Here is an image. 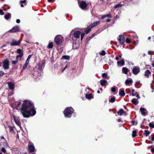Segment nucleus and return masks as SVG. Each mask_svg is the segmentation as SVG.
<instances>
[{
  "instance_id": "obj_6",
  "label": "nucleus",
  "mask_w": 154,
  "mask_h": 154,
  "mask_svg": "<svg viewBox=\"0 0 154 154\" xmlns=\"http://www.w3.org/2000/svg\"><path fill=\"white\" fill-rule=\"evenodd\" d=\"M79 4L80 7L83 10H85L87 9V6L86 2L82 1L80 2H79Z\"/></svg>"
},
{
  "instance_id": "obj_23",
  "label": "nucleus",
  "mask_w": 154,
  "mask_h": 154,
  "mask_svg": "<svg viewBox=\"0 0 154 154\" xmlns=\"http://www.w3.org/2000/svg\"><path fill=\"white\" fill-rule=\"evenodd\" d=\"M131 102L135 104H137L138 103V102L137 100L135 98H133L131 100Z\"/></svg>"
},
{
  "instance_id": "obj_53",
  "label": "nucleus",
  "mask_w": 154,
  "mask_h": 154,
  "mask_svg": "<svg viewBox=\"0 0 154 154\" xmlns=\"http://www.w3.org/2000/svg\"><path fill=\"white\" fill-rule=\"evenodd\" d=\"M16 22L17 23H19L20 22V21L19 19H17L16 20Z\"/></svg>"
},
{
  "instance_id": "obj_42",
  "label": "nucleus",
  "mask_w": 154,
  "mask_h": 154,
  "mask_svg": "<svg viewBox=\"0 0 154 154\" xmlns=\"http://www.w3.org/2000/svg\"><path fill=\"white\" fill-rule=\"evenodd\" d=\"M149 126L152 128H154V124L153 123H150L149 124Z\"/></svg>"
},
{
  "instance_id": "obj_16",
  "label": "nucleus",
  "mask_w": 154,
  "mask_h": 154,
  "mask_svg": "<svg viewBox=\"0 0 154 154\" xmlns=\"http://www.w3.org/2000/svg\"><path fill=\"white\" fill-rule=\"evenodd\" d=\"M118 65H120L121 66H122L125 64V62L124 59H122L121 61H118L117 62Z\"/></svg>"
},
{
  "instance_id": "obj_64",
  "label": "nucleus",
  "mask_w": 154,
  "mask_h": 154,
  "mask_svg": "<svg viewBox=\"0 0 154 154\" xmlns=\"http://www.w3.org/2000/svg\"><path fill=\"white\" fill-rule=\"evenodd\" d=\"M152 51H148V54H150V53H152Z\"/></svg>"
},
{
  "instance_id": "obj_58",
  "label": "nucleus",
  "mask_w": 154,
  "mask_h": 154,
  "mask_svg": "<svg viewBox=\"0 0 154 154\" xmlns=\"http://www.w3.org/2000/svg\"><path fill=\"white\" fill-rule=\"evenodd\" d=\"M111 21V20L109 19H107L106 20V22H110Z\"/></svg>"
},
{
  "instance_id": "obj_10",
  "label": "nucleus",
  "mask_w": 154,
  "mask_h": 154,
  "mask_svg": "<svg viewBox=\"0 0 154 154\" xmlns=\"http://www.w3.org/2000/svg\"><path fill=\"white\" fill-rule=\"evenodd\" d=\"M21 43V42L20 41H17L14 39L12 40V42L10 43L11 46H15L19 45Z\"/></svg>"
},
{
  "instance_id": "obj_49",
  "label": "nucleus",
  "mask_w": 154,
  "mask_h": 154,
  "mask_svg": "<svg viewBox=\"0 0 154 154\" xmlns=\"http://www.w3.org/2000/svg\"><path fill=\"white\" fill-rule=\"evenodd\" d=\"M4 74V72L2 71H0V77L2 76Z\"/></svg>"
},
{
  "instance_id": "obj_52",
  "label": "nucleus",
  "mask_w": 154,
  "mask_h": 154,
  "mask_svg": "<svg viewBox=\"0 0 154 154\" xmlns=\"http://www.w3.org/2000/svg\"><path fill=\"white\" fill-rule=\"evenodd\" d=\"M3 145L4 146H6L7 147L9 146V145L7 143H6V142L4 143H3Z\"/></svg>"
},
{
  "instance_id": "obj_18",
  "label": "nucleus",
  "mask_w": 154,
  "mask_h": 154,
  "mask_svg": "<svg viewBox=\"0 0 154 154\" xmlns=\"http://www.w3.org/2000/svg\"><path fill=\"white\" fill-rule=\"evenodd\" d=\"M151 74V72L149 70H147L145 72L144 75L145 76L149 78V75Z\"/></svg>"
},
{
  "instance_id": "obj_38",
  "label": "nucleus",
  "mask_w": 154,
  "mask_h": 154,
  "mask_svg": "<svg viewBox=\"0 0 154 154\" xmlns=\"http://www.w3.org/2000/svg\"><path fill=\"white\" fill-rule=\"evenodd\" d=\"M23 55V54H20L18 55L16 57V59L17 60H18L19 58L21 57Z\"/></svg>"
},
{
  "instance_id": "obj_22",
  "label": "nucleus",
  "mask_w": 154,
  "mask_h": 154,
  "mask_svg": "<svg viewBox=\"0 0 154 154\" xmlns=\"http://www.w3.org/2000/svg\"><path fill=\"white\" fill-rule=\"evenodd\" d=\"M122 71L125 74H127L128 71V69L126 67H123Z\"/></svg>"
},
{
  "instance_id": "obj_11",
  "label": "nucleus",
  "mask_w": 154,
  "mask_h": 154,
  "mask_svg": "<svg viewBox=\"0 0 154 154\" xmlns=\"http://www.w3.org/2000/svg\"><path fill=\"white\" fill-rule=\"evenodd\" d=\"M9 62L7 60H5L3 62V67L4 69H9Z\"/></svg>"
},
{
  "instance_id": "obj_20",
  "label": "nucleus",
  "mask_w": 154,
  "mask_h": 154,
  "mask_svg": "<svg viewBox=\"0 0 154 154\" xmlns=\"http://www.w3.org/2000/svg\"><path fill=\"white\" fill-rule=\"evenodd\" d=\"M146 109L144 108L141 107L140 109V111L142 114L143 116L146 115V112H145L146 110Z\"/></svg>"
},
{
  "instance_id": "obj_35",
  "label": "nucleus",
  "mask_w": 154,
  "mask_h": 154,
  "mask_svg": "<svg viewBox=\"0 0 154 154\" xmlns=\"http://www.w3.org/2000/svg\"><path fill=\"white\" fill-rule=\"evenodd\" d=\"M17 52L18 53L20 54H23V52L21 49H19L17 50Z\"/></svg>"
},
{
  "instance_id": "obj_13",
  "label": "nucleus",
  "mask_w": 154,
  "mask_h": 154,
  "mask_svg": "<svg viewBox=\"0 0 154 154\" xmlns=\"http://www.w3.org/2000/svg\"><path fill=\"white\" fill-rule=\"evenodd\" d=\"M45 61L44 60L42 61L41 63H39L38 64V69L40 71L43 69L45 67Z\"/></svg>"
},
{
  "instance_id": "obj_32",
  "label": "nucleus",
  "mask_w": 154,
  "mask_h": 154,
  "mask_svg": "<svg viewBox=\"0 0 154 154\" xmlns=\"http://www.w3.org/2000/svg\"><path fill=\"white\" fill-rule=\"evenodd\" d=\"M132 82V81L131 80L127 79L125 81V83L126 85L129 84Z\"/></svg>"
},
{
  "instance_id": "obj_21",
  "label": "nucleus",
  "mask_w": 154,
  "mask_h": 154,
  "mask_svg": "<svg viewBox=\"0 0 154 154\" xmlns=\"http://www.w3.org/2000/svg\"><path fill=\"white\" fill-rule=\"evenodd\" d=\"M85 97L88 99H91L92 97V94L91 93L86 94Z\"/></svg>"
},
{
  "instance_id": "obj_3",
  "label": "nucleus",
  "mask_w": 154,
  "mask_h": 154,
  "mask_svg": "<svg viewBox=\"0 0 154 154\" xmlns=\"http://www.w3.org/2000/svg\"><path fill=\"white\" fill-rule=\"evenodd\" d=\"M74 110L71 107H66L63 111V114L66 117L70 118L73 113Z\"/></svg>"
},
{
  "instance_id": "obj_9",
  "label": "nucleus",
  "mask_w": 154,
  "mask_h": 154,
  "mask_svg": "<svg viewBox=\"0 0 154 154\" xmlns=\"http://www.w3.org/2000/svg\"><path fill=\"white\" fill-rule=\"evenodd\" d=\"M20 30V27L19 26H14L11 29L9 30L10 32H15L19 31Z\"/></svg>"
},
{
  "instance_id": "obj_34",
  "label": "nucleus",
  "mask_w": 154,
  "mask_h": 154,
  "mask_svg": "<svg viewBox=\"0 0 154 154\" xmlns=\"http://www.w3.org/2000/svg\"><path fill=\"white\" fill-rule=\"evenodd\" d=\"M28 64L29 63H28V62H26L25 63L23 67V70L25 69L26 68Z\"/></svg>"
},
{
  "instance_id": "obj_31",
  "label": "nucleus",
  "mask_w": 154,
  "mask_h": 154,
  "mask_svg": "<svg viewBox=\"0 0 154 154\" xmlns=\"http://www.w3.org/2000/svg\"><path fill=\"white\" fill-rule=\"evenodd\" d=\"M122 6V4H119L115 5L114 7V8H119L121 7Z\"/></svg>"
},
{
  "instance_id": "obj_39",
  "label": "nucleus",
  "mask_w": 154,
  "mask_h": 154,
  "mask_svg": "<svg viewBox=\"0 0 154 154\" xmlns=\"http://www.w3.org/2000/svg\"><path fill=\"white\" fill-rule=\"evenodd\" d=\"M100 54L101 56H104L106 54V52L105 51L103 50L100 53Z\"/></svg>"
},
{
  "instance_id": "obj_7",
  "label": "nucleus",
  "mask_w": 154,
  "mask_h": 154,
  "mask_svg": "<svg viewBox=\"0 0 154 154\" xmlns=\"http://www.w3.org/2000/svg\"><path fill=\"white\" fill-rule=\"evenodd\" d=\"M28 147L29 152L32 153L34 152L35 150V147L32 143L29 142L28 145Z\"/></svg>"
},
{
  "instance_id": "obj_41",
  "label": "nucleus",
  "mask_w": 154,
  "mask_h": 154,
  "mask_svg": "<svg viewBox=\"0 0 154 154\" xmlns=\"http://www.w3.org/2000/svg\"><path fill=\"white\" fill-rule=\"evenodd\" d=\"M11 132H13L14 131V127L12 126H8Z\"/></svg>"
},
{
  "instance_id": "obj_62",
  "label": "nucleus",
  "mask_w": 154,
  "mask_h": 154,
  "mask_svg": "<svg viewBox=\"0 0 154 154\" xmlns=\"http://www.w3.org/2000/svg\"><path fill=\"white\" fill-rule=\"evenodd\" d=\"M0 138L1 139H4L5 138H4V136H2L1 137H0Z\"/></svg>"
},
{
  "instance_id": "obj_28",
  "label": "nucleus",
  "mask_w": 154,
  "mask_h": 154,
  "mask_svg": "<svg viewBox=\"0 0 154 154\" xmlns=\"http://www.w3.org/2000/svg\"><path fill=\"white\" fill-rule=\"evenodd\" d=\"M53 43L52 42H50L49 43L47 48L49 49L53 47Z\"/></svg>"
},
{
  "instance_id": "obj_56",
  "label": "nucleus",
  "mask_w": 154,
  "mask_h": 154,
  "mask_svg": "<svg viewBox=\"0 0 154 154\" xmlns=\"http://www.w3.org/2000/svg\"><path fill=\"white\" fill-rule=\"evenodd\" d=\"M151 151L152 153L154 152V147L151 149Z\"/></svg>"
},
{
  "instance_id": "obj_29",
  "label": "nucleus",
  "mask_w": 154,
  "mask_h": 154,
  "mask_svg": "<svg viewBox=\"0 0 154 154\" xmlns=\"http://www.w3.org/2000/svg\"><path fill=\"white\" fill-rule=\"evenodd\" d=\"M102 76L103 78L105 79H109V77L108 78V76L107 74L105 73H103L102 75Z\"/></svg>"
},
{
  "instance_id": "obj_27",
  "label": "nucleus",
  "mask_w": 154,
  "mask_h": 154,
  "mask_svg": "<svg viewBox=\"0 0 154 154\" xmlns=\"http://www.w3.org/2000/svg\"><path fill=\"white\" fill-rule=\"evenodd\" d=\"M62 58L65 60H69L70 59V56L68 55H64L62 57Z\"/></svg>"
},
{
  "instance_id": "obj_46",
  "label": "nucleus",
  "mask_w": 154,
  "mask_h": 154,
  "mask_svg": "<svg viewBox=\"0 0 154 154\" xmlns=\"http://www.w3.org/2000/svg\"><path fill=\"white\" fill-rule=\"evenodd\" d=\"M18 60H13L12 61V63L14 65L16 64L18 62Z\"/></svg>"
},
{
  "instance_id": "obj_37",
  "label": "nucleus",
  "mask_w": 154,
  "mask_h": 154,
  "mask_svg": "<svg viewBox=\"0 0 154 154\" xmlns=\"http://www.w3.org/2000/svg\"><path fill=\"white\" fill-rule=\"evenodd\" d=\"M31 57H32V55L31 54V55H29L27 59L26 62H28V63H29V60L31 58Z\"/></svg>"
},
{
  "instance_id": "obj_47",
  "label": "nucleus",
  "mask_w": 154,
  "mask_h": 154,
  "mask_svg": "<svg viewBox=\"0 0 154 154\" xmlns=\"http://www.w3.org/2000/svg\"><path fill=\"white\" fill-rule=\"evenodd\" d=\"M105 15L106 17H109L110 18L112 17V16L110 14H107Z\"/></svg>"
},
{
  "instance_id": "obj_15",
  "label": "nucleus",
  "mask_w": 154,
  "mask_h": 154,
  "mask_svg": "<svg viewBox=\"0 0 154 154\" xmlns=\"http://www.w3.org/2000/svg\"><path fill=\"white\" fill-rule=\"evenodd\" d=\"M100 84L102 86H103L105 85L107 83V85L109 84V83L107 82V81L104 79H102L100 81Z\"/></svg>"
},
{
  "instance_id": "obj_8",
  "label": "nucleus",
  "mask_w": 154,
  "mask_h": 154,
  "mask_svg": "<svg viewBox=\"0 0 154 154\" xmlns=\"http://www.w3.org/2000/svg\"><path fill=\"white\" fill-rule=\"evenodd\" d=\"M118 41L121 45L123 44L125 42V38L122 35H120L118 38Z\"/></svg>"
},
{
  "instance_id": "obj_17",
  "label": "nucleus",
  "mask_w": 154,
  "mask_h": 154,
  "mask_svg": "<svg viewBox=\"0 0 154 154\" xmlns=\"http://www.w3.org/2000/svg\"><path fill=\"white\" fill-rule=\"evenodd\" d=\"M100 23V21H96L94 22L93 23L91 24L90 26L91 28H93L96 26L99 25Z\"/></svg>"
},
{
  "instance_id": "obj_2",
  "label": "nucleus",
  "mask_w": 154,
  "mask_h": 154,
  "mask_svg": "<svg viewBox=\"0 0 154 154\" xmlns=\"http://www.w3.org/2000/svg\"><path fill=\"white\" fill-rule=\"evenodd\" d=\"M81 32L79 31L72 30L70 34V38L72 44L73 49L78 48L79 46L80 36Z\"/></svg>"
},
{
  "instance_id": "obj_45",
  "label": "nucleus",
  "mask_w": 154,
  "mask_h": 154,
  "mask_svg": "<svg viewBox=\"0 0 154 154\" xmlns=\"http://www.w3.org/2000/svg\"><path fill=\"white\" fill-rule=\"evenodd\" d=\"M1 150L4 153H5L6 152V150L4 147H2Z\"/></svg>"
},
{
  "instance_id": "obj_36",
  "label": "nucleus",
  "mask_w": 154,
  "mask_h": 154,
  "mask_svg": "<svg viewBox=\"0 0 154 154\" xmlns=\"http://www.w3.org/2000/svg\"><path fill=\"white\" fill-rule=\"evenodd\" d=\"M145 134L146 136H147L150 134V132L148 130H145L144 131Z\"/></svg>"
},
{
  "instance_id": "obj_48",
  "label": "nucleus",
  "mask_w": 154,
  "mask_h": 154,
  "mask_svg": "<svg viewBox=\"0 0 154 154\" xmlns=\"http://www.w3.org/2000/svg\"><path fill=\"white\" fill-rule=\"evenodd\" d=\"M135 91L134 89H133L132 90V95L133 96H136V94H135V93H134V92Z\"/></svg>"
},
{
  "instance_id": "obj_63",
  "label": "nucleus",
  "mask_w": 154,
  "mask_h": 154,
  "mask_svg": "<svg viewBox=\"0 0 154 154\" xmlns=\"http://www.w3.org/2000/svg\"><path fill=\"white\" fill-rule=\"evenodd\" d=\"M5 46H6V45H3L1 47L2 48H3L4 47H5Z\"/></svg>"
},
{
  "instance_id": "obj_14",
  "label": "nucleus",
  "mask_w": 154,
  "mask_h": 154,
  "mask_svg": "<svg viewBox=\"0 0 154 154\" xmlns=\"http://www.w3.org/2000/svg\"><path fill=\"white\" fill-rule=\"evenodd\" d=\"M8 84L9 89L11 90H13L14 88V84L11 82H8Z\"/></svg>"
},
{
  "instance_id": "obj_26",
  "label": "nucleus",
  "mask_w": 154,
  "mask_h": 154,
  "mask_svg": "<svg viewBox=\"0 0 154 154\" xmlns=\"http://www.w3.org/2000/svg\"><path fill=\"white\" fill-rule=\"evenodd\" d=\"M132 137L133 138L136 137L137 136V132L135 130H134L132 132Z\"/></svg>"
},
{
  "instance_id": "obj_1",
  "label": "nucleus",
  "mask_w": 154,
  "mask_h": 154,
  "mask_svg": "<svg viewBox=\"0 0 154 154\" xmlns=\"http://www.w3.org/2000/svg\"><path fill=\"white\" fill-rule=\"evenodd\" d=\"M21 105V103L20 102L18 103L16 105L15 108L17 109H20L21 113L23 117L29 118L35 115L36 111L32 102L29 100H26L24 101L22 107Z\"/></svg>"
},
{
  "instance_id": "obj_59",
  "label": "nucleus",
  "mask_w": 154,
  "mask_h": 154,
  "mask_svg": "<svg viewBox=\"0 0 154 154\" xmlns=\"http://www.w3.org/2000/svg\"><path fill=\"white\" fill-rule=\"evenodd\" d=\"M110 63H109L110 64H113V61L112 60H110Z\"/></svg>"
},
{
  "instance_id": "obj_4",
  "label": "nucleus",
  "mask_w": 154,
  "mask_h": 154,
  "mask_svg": "<svg viewBox=\"0 0 154 154\" xmlns=\"http://www.w3.org/2000/svg\"><path fill=\"white\" fill-rule=\"evenodd\" d=\"M63 37L61 35H57L54 38L56 43L58 45H60L62 43Z\"/></svg>"
},
{
  "instance_id": "obj_24",
  "label": "nucleus",
  "mask_w": 154,
  "mask_h": 154,
  "mask_svg": "<svg viewBox=\"0 0 154 154\" xmlns=\"http://www.w3.org/2000/svg\"><path fill=\"white\" fill-rule=\"evenodd\" d=\"M123 112L125 113V112L124 111L123 109H120L119 111L117 112L118 114L120 116H122Z\"/></svg>"
},
{
  "instance_id": "obj_55",
  "label": "nucleus",
  "mask_w": 154,
  "mask_h": 154,
  "mask_svg": "<svg viewBox=\"0 0 154 154\" xmlns=\"http://www.w3.org/2000/svg\"><path fill=\"white\" fill-rule=\"evenodd\" d=\"M20 2L21 3H24L26 2V1L25 0H24L23 1H20Z\"/></svg>"
},
{
  "instance_id": "obj_50",
  "label": "nucleus",
  "mask_w": 154,
  "mask_h": 154,
  "mask_svg": "<svg viewBox=\"0 0 154 154\" xmlns=\"http://www.w3.org/2000/svg\"><path fill=\"white\" fill-rule=\"evenodd\" d=\"M125 41L126 43H129L130 42V40L128 38H126Z\"/></svg>"
},
{
  "instance_id": "obj_43",
  "label": "nucleus",
  "mask_w": 154,
  "mask_h": 154,
  "mask_svg": "<svg viewBox=\"0 0 154 154\" xmlns=\"http://www.w3.org/2000/svg\"><path fill=\"white\" fill-rule=\"evenodd\" d=\"M116 91V88L115 87H112L111 88V91L112 92H115Z\"/></svg>"
},
{
  "instance_id": "obj_44",
  "label": "nucleus",
  "mask_w": 154,
  "mask_h": 154,
  "mask_svg": "<svg viewBox=\"0 0 154 154\" xmlns=\"http://www.w3.org/2000/svg\"><path fill=\"white\" fill-rule=\"evenodd\" d=\"M80 35H81V40L82 41L85 35V33H82Z\"/></svg>"
},
{
  "instance_id": "obj_30",
  "label": "nucleus",
  "mask_w": 154,
  "mask_h": 154,
  "mask_svg": "<svg viewBox=\"0 0 154 154\" xmlns=\"http://www.w3.org/2000/svg\"><path fill=\"white\" fill-rule=\"evenodd\" d=\"M131 123L133 125H136L137 124V122H136L134 119H133L131 121Z\"/></svg>"
},
{
  "instance_id": "obj_12",
  "label": "nucleus",
  "mask_w": 154,
  "mask_h": 154,
  "mask_svg": "<svg viewBox=\"0 0 154 154\" xmlns=\"http://www.w3.org/2000/svg\"><path fill=\"white\" fill-rule=\"evenodd\" d=\"M133 73L135 75L137 74L140 71V68L139 67L135 66L132 70Z\"/></svg>"
},
{
  "instance_id": "obj_40",
  "label": "nucleus",
  "mask_w": 154,
  "mask_h": 154,
  "mask_svg": "<svg viewBox=\"0 0 154 154\" xmlns=\"http://www.w3.org/2000/svg\"><path fill=\"white\" fill-rule=\"evenodd\" d=\"M91 30V28H88L85 31V33L87 34Z\"/></svg>"
},
{
  "instance_id": "obj_61",
  "label": "nucleus",
  "mask_w": 154,
  "mask_h": 154,
  "mask_svg": "<svg viewBox=\"0 0 154 154\" xmlns=\"http://www.w3.org/2000/svg\"><path fill=\"white\" fill-rule=\"evenodd\" d=\"M67 67H68V65H67V64H66L64 68V69H65L67 68Z\"/></svg>"
},
{
  "instance_id": "obj_51",
  "label": "nucleus",
  "mask_w": 154,
  "mask_h": 154,
  "mask_svg": "<svg viewBox=\"0 0 154 154\" xmlns=\"http://www.w3.org/2000/svg\"><path fill=\"white\" fill-rule=\"evenodd\" d=\"M4 12L2 10L0 9V15H2L4 14Z\"/></svg>"
},
{
  "instance_id": "obj_33",
  "label": "nucleus",
  "mask_w": 154,
  "mask_h": 154,
  "mask_svg": "<svg viewBox=\"0 0 154 154\" xmlns=\"http://www.w3.org/2000/svg\"><path fill=\"white\" fill-rule=\"evenodd\" d=\"M116 100V99L115 97H113L112 98H111L109 100V102L111 103H113Z\"/></svg>"
},
{
  "instance_id": "obj_54",
  "label": "nucleus",
  "mask_w": 154,
  "mask_h": 154,
  "mask_svg": "<svg viewBox=\"0 0 154 154\" xmlns=\"http://www.w3.org/2000/svg\"><path fill=\"white\" fill-rule=\"evenodd\" d=\"M106 17H105V15H102V17H101V19H102V20H103V19H104Z\"/></svg>"
},
{
  "instance_id": "obj_25",
  "label": "nucleus",
  "mask_w": 154,
  "mask_h": 154,
  "mask_svg": "<svg viewBox=\"0 0 154 154\" xmlns=\"http://www.w3.org/2000/svg\"><path fill=\"white\" fill-rule=\"evenodd\" d=\"M11 16V14L8 13L7 15H5V19L8 20Z\"/></svg>"
},
{
  "instance_id": "obj_57",
  "label": "nucleus",
  "mask_w": 154,
  "mask_h": 154,
  "mask_svg": "<svg viewBox=\"0 0 154 154\" xmlns=\"http://www.w3.org/2000/svg\"><path fill=\"white\" fill-rule=\"evenodd\" d=\"M151 140L152 141H154V136H152Z\"/></svg>"
},
{
  "instance_id": "obj_5",
  "label": "nucleus",
  "mask_w": 154,
  "mask_h": 154,
  "mask_svg": "<svg viewBox=\"0 0 154 154\" xmlns=\"http://www.w3.org/2000/svg\"><path fill=\"white\" fill-rule=\"evenodd\" d=\"M12 117L13 118L16 124L21 128V122H20L19 118L18 117L14 115H12Z\"/></svg>"
},
{
  "instance_id": "obj_60",
  "label": "nucleus",
  "mask_w": 154,
  "mask_h": 154,
  "mask_svg": "<svg viewBox=\"0 0 154 154\" xmlns=\"http://www.w3.org/2000/svg\"><path fill=\"white\" fill-rule=\"evenodd\" d=\"M136 97L138 99H140V97L139 96L138 94H137L136 95Z\"/></svg>"
},
{
  "instance_id": "obj_19",
  "label": "nucleus",
  "mask_w": 154,
  "mask_h": 154,
  "mask_svg": "<svg viewBox=\"0 0 154 154\" xmlns=\"http://www.w3.org/2000/svg\"><path fill=\"white\" fill-rule=\"evenodd\" d=\"M119 95L121 96H124L125 95V93L124 90L121 89L119 92Z\"/></svg>"
}]
</instances>
